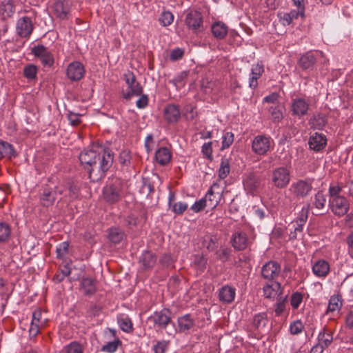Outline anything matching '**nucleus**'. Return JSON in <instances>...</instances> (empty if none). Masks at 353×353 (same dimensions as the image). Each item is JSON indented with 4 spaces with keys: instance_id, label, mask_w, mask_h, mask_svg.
Wrapping results in <instances>:
<instances>
[{
    "instance_id": "1",
    "label": "nucleus",
    "mask_w": 353,
    "mask_h": 353,
    "mask_svg": "<svg viewBox=\"0 0 353 353\" xmlns=\"http://www.w3.org/2000/svg\"><path fill=\"white\" fill-rule=\"evenodd\" d=\"M79 158L88 172L90 181L97 182L105 177V172L112 166L114 154L110 150L97 146L84 150L80 153Z\"/></svg>"
},
{
    "instance_id": "2",
    "label": "nucleus",
    "mask_w": 353,
    "mask_h": 353,
    "mask_svg": "<svg viewBox=\"0 0 353 353\" xmlns=\"http://www.w3.org/2000/svg\"><path fill=\"white\" fill-rule=\"evenodd\" d=\"M123 188V182L120 179L115 178L107 183L103 190V196L105 201L110 203H114L121 199Z\"/></svg>"
},
{
    "instance_id": "3",
    "label": "nucleus",
    "mask_w": 353,
    "mask_h": 353,
    "mask_svg": "<svg viewBox=\"0 0 353 353\" xmlns=\"http://www.w3.org/2000/svg\"><path fill=\"white\" fill-rule=\"evenodd\" d=\"M185 24L193 33L199 34L204 30L203 17L198 10L189 11L185 17Z\"/></svg>"
},
{
    "instance_id": "4",
    "label": "nucleus",
    "mask_w": 353,
    "mask_h": 353,
    "mask_svg": "<svg viewBox=\"0 0 353 353\" xmlns=\"http://www.w3.org/2000/svg\"><path fill=\"white\" fill-rule=\"evenodd\" d=\"M290 181V170L285 167H279L274 169L272 173V182L277 188H285Z\"/></svg>"
},
{
    "instance_id": "5",
    "label": "nucleus",
    "mask_w": 353,
    "mask_h": 353,
    "mask_svg": "<svg viewBox=\"0 0 353 353\" xmlns=\"http://www.w3.org/2000/svg\"><path fill=\"white\" fill-rule=\"evenodd\" d=\"M312 190V181L299 179L291 184L289 190L297 198L303 199L308 196Z\"/></svg>"
},
{
    "instance_id": "6",
    "label": "nucleus",
    "mask_w": 353,
    "mask_h": 353,
    "mask_svg": "<svg viewBox=\"0 0 353 353\" xmlns=\"http://www.w3.org/2000/svg\"><path fill=\"white\" fill-rule=\"evenodd\" d=\"M34 57L39 58L43 66L51 67L54 64L52 54L43 45H37L31 49Z\"/></svg>"
},
{
    "instance_id": "7",
    "label": "nucleus",
    "mask_w": 353,
    "mask_h": 353,
    "mask_svg": "<svg viewBox=\"0 0 353 353\" xmlns=\"http://www.w3.org/2000/svg\"><path fill=\"white\" fill-rule=\"evenodd\" d=\"M33 29V23L30 17H23L17 20L16 32L20 37L29 38L32 33Z\"/></svg>"
},
{
    "instance_id": "8",
    "label": "nucleus",
    "mask_w": 353,
    "mask_h": 353,
    "mask_svg": "<svg viewBox=\"0 0 353 353\" xmlns=\"http://www.w3.org/2000/svg\"><path fill=\"white\" fill-rule=\"evenodd\" d=\"M46 319L43 318L41 309L35 310L32 313V319L29 329L30 337H36L39 333L40 329L45 327Z\"/></svg>"
},
{
    "instance_id": "9",
    "label": "nucleus",
    "mask_w": 353,
    "mask_h": 353,
    "mask_svg": "<svg viewBox=\"0 0 353 353\" xmlns=\"http://www.w3.org/2000/svg\"><path fill=\"white\" fill-rule=\"evenodd\" d=\"M332 212L339 216L346 214L349 210L350 203L345 196L330 199Z\"/></svg>"
},
{
    "instance_id": "10",
    "label": "nucleus",
    "mask_w": 353,
    "mask_h": 353,
    "mask_svg": "<svg viewBox=\"0 0 353 353\" xmlns=\"http://www.w3.org/2000/svg\"><path fill=\"white\" fill-rule=\"evenodd\" d=\"M281 273V265L279 263L270 261L264 264L261 268V275L266 280H274Z\"/></svg>"
},
{
    "instance_id": "11",
    "label": "nucleus",
    "mask_w": 353,
    "mask_h": 353,
    "mask_svg": "<svg viewBox=\"0 0 353 353\" xmlns=\"http://www.w3.org/2000/svg\"><path fill=\"white\" fill-rule=\"evenodd\" d=\"M252 148L256 154H265L270 148V139L265 135H258L252 141Z\"/></svg>"
},
{
    "instance_id": "12",
    "label": "nucleus",
    "mask_w": 353,
    "mask_h": 353,
    "mask_svg": "<svg viewBox=\"0 0 353 353\" xmlns=\"http://www.w3.org/2000/svg\"><path fill=\"white\" fill-rule=\"evenodd\" d=\"M66 73L70 80L72 81H77L83 77L85 68L81 63L74 61L68 65Z\"/></svg>"
},
{
    "instance_id": "13",
    "label": "nucleus",
    "mask_w": 353,
    "mask_h": 353,
    "mask_svg": "<svg viewBox=\"0 0 353 353\" xmlns=\"http://www.w3.org/2000/svg\"><path fill=\"white\" fill-rule=\"evenodd\" d=\"M171 312L168 309H164L160 312H156L150 319L152 320L154 325L160 329H165L171 322Z\"/></svg>"
},
{
    "instance_id": "14",
    "label": "nucleus",
    "mask_w": 353,
    "mask_h": 353,
    "mask_svg": "<svg viewBox=\"0 0 353 353\" xmlns=\"http://www.w3.org/2000/svg\"><path fill=\"white\" fill-rule=\"evenodd\" d=\"M308 145L310 149L315 152H321L327 145V138L324 134L316 132L310 136Z\"/></svg>"
},
{
    "instance_id": "15",
    "label": "nucleus",
    "mask_w": 353,
    "mask_h": 353,
    "mask_svg": "<svg viewBox=\"0 0 353 353\" xmlns=\"http://www.w3.org/2000/svg\"><path fill=\"white\" fill-rule=\"evenodd\" d=\"M291 110L293 115L301 118L307 114L309 110V103L304 99L296 98L292 100Z\"/></svg>"
},
{
    "instance_id": "16",
    "label": "nucleus",
    "mask_w": 353,
    "mask_h": 353,
    "mask_svg": "<svg viewBox=\"0 0 353 353\" xmlns=\"http://www.w3.org/2000/svg\"><path fill=\"white\" fill-rule=\"evenodd\" d=\"M231 243L236 250L241 251L249 246L250 241L245 232H236L232 235Z\"/></svg>"
},
{
    "instance_id": "17",
    "label": "nucleus",
    "mask_w": 353,
    "mask_h": 353,
    "mask_svg": "<svg viewBox=\"0 0 353 353\" xmlns=\"http://www.w3.org/2000/svg\"><path fill=\"white\" fill-rule=\"evenodd\" d=\"M52 9L56 17L61 19H66L70 12L69 4L65 0H55Z\"/></svg>"
},
{
    "instance_id": "18",
    "label": "nucleus",
    "mask_w": 353,
    "mask_h": 353,
    "mask_svg": "<svg viewBox=\"0 0 353 353\" xmlns=\"http://www.w3.org/2000/svg\"><path fill=\"white\" fill-rule=\"evenodd\" d=\"M263 293L265 298L268 299H279L282 296L283 289L281 283L275 282L272 284H267L263 287Z\"/></svg>"
},
{
    "instance_id": "19",
    "label": "nucleus",
    "mask_w": 353,
    "mask_h": 353,
    "mask_svg": "<svg viewBox=\"0 0 353 353\" xmlns=\"http://www.w3.org/2000/svg\"><path fill=\"white\" fill-rule=\"evenodd\" d=\"M235 295V288L228 285L223 286L219 291V300L224 303H232L234 300Z\"/></svg>"
},
{
    "instance_id": "20",
    "label": "nucleus",
    "mask_w": 353,
    "mask_h": 353,
    "mask_svg": "<svg viewBox=\"0 0 353 353\" xmlns=\"http://www.w3.org/2000/svg\"><path fill=\"white\" fill-rule=\"evenodd\" d=\"M55 200V193H54L53 189L47 185L43 186L40 194L41 203L45 207H48L52 205Z\"/></svg>"
},
{
    "instance_id": "21",
    "label": "nucleus",
    "mask_w": 353,
    "mask_h": 353,
    "mask_svg": "<svg viewBox=\"0 0 353 353\" xmlns=\"http://www.w3.org/2000/svg\"><path fill=\"white\" fill-rule=\"evenodd\" d=\"M264 72V68L261 63L252 65L251 69L250 77L249 79V86L252 89H255L258 86L257 80L261 77Z\"/></svg>"
},
{
    "instance_id": "22",
    "label": "nucleus",
    "mask_w": 353,
    "mask_h": 353,
    "mask_svg": "<svg viewBox=\"0 0 353 353\" xmlns=\"http://www.w3.org/2000/svg\"><path fill=\"white\" fill-rule=\"evenodd\" d=\"M157 262V256L150 251H145L139 258V263L145 270L153 268Z\"/></svg>"
},
{
    "instance_id": "23",
    "label": "nucleus",
    "mask_w": 353,
    "mask_h": 353,
    "mask_svg": "<svg viewBox=\"0 0 353 353\" xmlns=\"http://www.w3.org/2000/svg\"><path fill=\"white\" fill-rule=\"evenodd\" d=\"M243 185L246 190L254 194L260 185V180L255 174L250 173L243 180Z\"/></svg>"
},
{
    "instance_id": "24",
    "label": "nucleus",
    "mask_w": 353,
    "mask_h": 353,
    "mask_svg": "<svg viewBox=\"0 0 353 353\" xmlns=\"http://www.w3.org/2000/svg\"><path fill=\"white\" fill-rule=\"evenodd\" d=\"M216 187L218 188V185L216 183H214L207 192L205 198H203V199L206 201V206L211 209H214L216 207L221 198L220 193H214L213 190Z\"/></svg>"
},
{
    "instance_id": "25",
    "label": "nucleus",
    "mask_w": 353,
    "mask_h": 353,
    "mask_svg": "<svg viewBox=\"0 0 353 353\" xmlns=\"http://www.w3.org/2000/svg\"><path fill=\"white\" fill-rule=\"evenodd\" d=\"M180 110L176 105H169L164 110L165 119L168 123H176L180 118Z\"/></svg>"
},
{
    "instance_id": "26",
    "label": "nucleus",
    "mask_w": 353,
    "mask_h": 353,
    "mask_svg": "<svg viewBox=\"0 0 353 353\" xmlns=\"http://www.w3.org/2000/svg\"><path fill=\"white\" fill-rule=\"evenodd\" d=\"M316 57L311 51L303 54L299 60V64L303 70H312L316 63Z\"/></svg>"
},
{
    "instance_id": "27",
    "label": "nucleus",
    "mask_w": 353,
    "mask_h": 353,
    "mask_svg": "<svg viewBox=\"0 0 353 353\" xmlns=\"http://www.w3.org/2000/svg\"><path fill=\"white\" fill-rule=\"evenodd\" d=\"M313 273L319 277H325L330 272V265L324 260H319L312 266Z\"/></svg>"
},
{
    "instance_id": "28",
    "label": "nucleus",
    "mask_w": 353,
    "mask_h": 353,
    "mask_svg": "<svg viewBox=\"0 0 353 353\" xmlns=\"http://www.w3.org/2000/svg\"><path fill=\"white\" fill-rule=\"evenodd\" d=\"M154 157L159 165H165L170 161L172 154L168 148L162 147L156 152Z\"/></svg>"
},
{
    "instance_id": "29",
    "label": "nucleus",
    "mask_w": 353,
    "mask_h": 353,
    "mask_svg": "<svg viewBox=\"0 0 353 353\" xmlns=\"http://www.w3.org/2000/svg\"><path fill=\"white\" fill-rule=\"evenodd\" d=\"M213 36L218 39H223L228 34V26L222 21H216L212 25Z\"/></svg>"
},
{
    "instance_id": "30",
    "label": "nucleus",
    "mask_w": 353,
    "mask_h": 353,
    "mask_svg": "<svg viewBox=\"0 0 353 353\" xmlns=\"http://www.w3.org/2000/svg\"><path fill=\"white\" fill-rule=\"evenodd\" d=\"M15 12L14 0H3L0 2V14L3 17H10Z\"/></svg>"
},
{
    "instance_id": "31",
    "label": "nucleus",
    "mask_w": 353,
    "mask_h": 353,
    "mask_svg": "<svg viewBox=\"0 0 353 353\" xmlns=\"http://www.w3.org/2000/svg\"><path fill=\"white\" fill-rule=\"evenodd\" d=\"M124 236V232L119 228L114 227L108 230V239L112 243H119L123 239Z\"/></svg>"
},
{
    "instance_id": "32",
    "label": "nucleus",
    "mask_w": 353,
    "mask_h": 353,
    "mask_svg": "<svg viewBox=\"0 0 353 353\" xmlns=\"http://www.w3.org/2000/svg\"><path fill=\"white\" fill-rule=\"evenodd\" d=\"M194 325V320L190 314H185L178 319L179 330L181 332H185L190 330Z\"/></svg>"
},
{
    "instance_id": "33",
    "label": "nucleus",
    "mask_w": 353,
    "mask_h": 353,
    "mask_svg": "<svg viewBox=\"0 0 353 353\" xmlns=\"http://www.w3.org/2000/svg\"><path fill=\"white\" fill-rule=\"evenodd\" d=\"M307 219V213L302 212L300 216L294 222L292 223L294 231L293 232H291L290 239H296L297 232H301L303 231V225L306 223Z\"/></svg>"
},
{
    "instance_id": "34",
    "label": "nucleus",
    "mask_w": 353,
    "mask_h": 353,
    "mask_svg": "<svg viewBox=\"0 0 353 353\" xmlns=\"http://www.w3.org/2000/svg\"><path fill=\"white\" fill-rule=\"evenodd\" d=\"M81 289L85 295H92L96 292L94 281L91 278H83L81 282Z\"/></svg>"
},
{
    "instance_id": "35",
    "label": "nucleus",
    "mask_w": 353,
    "mask_h": 353,
    "mask_svg": "<svg viewBox=\"0 0 353 353\" xmlns=\"http://www.w3.org/2000/svg\"><path fill=\"white\" fill-rule=\"evenodd\" d=\"M15 156L12 145L6 141H0V158L11 159Z\"/></svg>"
},
{
    "instance_id": "36",
    "label": "nucleus",
    "mask_w": 353,
    "mask_h": 353,
    "mask_svg": "<svg viewBox=\"0 0 353 353\" xmlns=\"http://www.w3.org/2000/svg\"><path fill=\"white\" fill-rule=\"evenodd\" d=\"M268 320L266 313L262 312L254 315L252 321L253 326L258 330H263L265 328Z\"/></svg>"
},
{
    "instance_id": "37",
    "label": "nucleus",
    "mask_w": 353,
    "mask_h": 353,
    "mask_svg": "<svg viewBox=\"0 0 353 353\" xmlns=\"http://www.w3.org/2000/svg\"><path fill=\"white\" fill-rule=\"evenodd\" d=\"M327 122L326 117L322 114L314 115L310 120L312 128L317 130H323Z\"/></svg>"
},
{
    "instance_id": "38",
    "label": "nucleus",
    "mask_w": 353,
    "mask_h": 353,
    "mask_svg": "<svg viewBox=\"0 0 353 353\" xmlns=\"http://www.w3.org/2000/svg\"><path fill=\"white\" fill-rule=\"evenodd\" d=\"M319 345L322 347V349L327 347L332 342L333 337L332 334L328 332H320L318 336Z\"/></svg>"
},
{
    "instance_id": "39",
    "label": "nucleus",
    "mask_w": 353,
    "mask_h": 353,
    "mask_svg": "<svg viewBox=\"0 0 353 353\" xmlns=\"http://www.w3.org/2000/svg\"><path fill=\"white\" fill-rule=\"evenodd\" d=\"M11 235V228L8 223H0V243L6 242Z\"/></svg>"
},
{
    "instance_id": "40",
    "label": "nucleus",
    "mask_w": 353,
    "mask_h": 353,
    "mask_svg": "<svg viewBox=\"0 0 353 353\" xmlns=\"http://www.w3.org/2000/svg\"><path fill=\"white\" fill-rule=\"evenodd\" d=\"M326 203V199L321 191H319L314 196L312 205L317 210L324 209Z\"/></svg>"
},
{
    "instance_id": "41",
    "label": "nucleus",
    "mask_w": 353,
    "mask_h": 353,
    "mask_svg": "<svg viewBox=\"0 0 353 353\" xmlns=\"http://www.w3.org/2000/svg\"><path fill=\"white\" fill-rule=\"evenodd\" d=\"M129 88L130 91L123 94V98L127 100H129L133 95L139 96L142 94L143 88L139 82H136Z\"/></svg>"
},
{
    "instance_id": "42",
    "label": "nucleus",
    "mask_w": 353,
    "mask_h": 353,
    "mask_svg": "<svg viewBox=\"0 0 353 353\" xmlns=\"http://www.w3.org/2000/svg\"><path fill=\"white\" fill-rule=\"evenodd\" d=\"M230 163L228 159L223 157L221 159V166L219 170V176L220 179H225L230 173Z\"/></svg>"
},
{
    "instance_id": "43",
    "label": "nucleus",
    "mask_w": 353,
    "mask_h": 353,
    "mask_svg": "<svg viewBox=\"0 0 353 353\" xmlns=\"http://www.w3.org/2000/svg\"><path fill=\"white\" fill-rule=\"evenodd\" d=\"M282 107L279 105H272L269 108V112L272 117L274 122H279L283 119Z\"/></svg>"
},
{
    "instance_id": "44",
    "label": "nucleus",
    "mask_w": 353,
    "mask_h": 353,
    "mask_svg": "<svg viewBox=\"0 0 353 353\" xmlns=\"http://www.w3.org/2000/svg\"><path fill=\"white\" fill-rule=\"evenodd\" d=\"M342 306V302L338 296H332L330 299L327 311L335 312L339 310Z\"/></svg>"
},
{
    "instance_id": "45",
    "label": "nucleus",
    "mask_w": 353,
    "mask_h": 353,
    "mask_svg": "<svg viewBox=\"0 0 353 353\" xmlns=\"http://www.w3.org/2000/svg\"><path fill=\"white\" fill-rule=\"evenodd\" d=\"M63 353H83V348L81 345L75 341L70 343L69 345L64 347L63 350Z\"/></svg>"
},
{
    "instance_id": "46",
    "label": "nucleus",
    "mask_w": 353,
    "mask_h": 353,
    "mask_svg": "<svg viewBox=\"0 0 353 353\" xmlns=\"http://www.w3.org/2000/svg\"><path fill=\"white\" fill-rule=\"evenodd\" d=\"M173 20L174 16L169 11L163 12L159 19L160 23L163 26H170L173 22Z\"/></svg>"
},
{
    "instance_id": "47",
    "label": "nucleus",
    "mask_w": 353,
    "mask_h": 353,
    "mask_svg": "<svg viewBox=\"0 0 353 353\" xmlns=\"http://www.w3.org/2000/svg\"><path fill=\"white\" fill-rule=\"evenodd\" d=\"M121 329L125 332H130L133 330V325L131 319L129 317L122 318L119 320Z\"/></svg>"
},
{
    "instance_id": "48",
    "label": "nucleus",
    "mask_w": 353,
    "mask_h": 353,
    "mask_svg": "<svg viewBox=\"0 0 353 353\" xmlns=\"http://www.w3.org/2000/svg\"><path fill=\"white\" fill-rule=\"evenodd\" d=\"M121 341L119 339H117L103 345L101 347V350L108 353H113L117 350L118 346L121 345Z\"/></svg>"
},
{
    "instance_id": "49",
    "label": "nucleus",
    "mask_w": 353,
    "mask_h": 353,
    "mask_svg": "<svg viewBox=\"0 0 353 353\" xmlns=\"http://www.w3.org/2000/svg\"><path fill=\"white\" fill-rule=\"evenodd\" d=\"M303 328L304 325L300 320L294 321L290 325V333L293 335H296L301 333Z\"/></svg>"
},
{
    "instance_id": "50",
    "label": "nucleus",
    "mask_w": 353,
    "mask_h": 353,
    "mask_svg": "<svg viewBox=\"0 0 353 353\" xmlns=\"http://www.w3.org/2000/svg\"><path fill=\"white\" fill-rule=\"evenodd\" d=\"M37 68L34 65H28L23 69V75L28 79H34L37 75Z\"/></svg>"
},
{
    "instance_id": "51",
    "label": "nucleus",
    "mask_w": 353,
    "mask_h": 353,
    "mask_svg": "<svg viewBox=\"0 0 353 353\" xmlns=\"http://www.w3.org/2000/svg\"><path fill=\"white\" fill-rule=\"evenodd\" d=\"M119 163L124 166H129L131 163L130 152L128 150L121 152L119 157Z\"/></svg>"
},
{
    "instance_id": "52",
    "label": "nucleus",
    "mask_w": 353,
    "mask_h": 353,
    "mask_svg": "<svg viewBox=\"0 0 353 353\" xmlns=\"http://www.w3.org/2000/svg\"><path fill=\"white\" fill-rule=\"evenodd\" d=\"M278 299V302L275 304V309L274 312L276 314V316H281L283 312H284L285 309V301H286V297L283 298L282 296H280Z\"/></svg>"
},
{
    "instance_id": "53",
    "label": "nucleus",
    "mask_w": 353,
    "mask_h": 353,
    "mask_svg": "<svg viewBox=\"0 0 353 353\" xmlns=\"http://www.w3.org/2000/svg\"><path fill=\"white\" fill-rule=\"evenodd\" d=\"M303 301V294L301 292H294L292 294L290 304L294 309H297Z\"/></svg>"
},
{
    "instance_id": "54",
    "label": "nucleus",
    "mask_w": 353,
    "mask_h": 353,
    "mask_svg": "<svg viewBox=\"0 0 353 353\" xmlns=\"http://www.w3.org/2000/svg\"><path fill=\"white\" fill-rule=\"evenodd\" d=\"M194 265L201 271L205 269L207 259L202 255H196L194 260Z\"/></svg>"
},
{
    "instance_id": "55",
    "label": "nucleus",
    "mask_w": 353,
    "mask_h": 353,
    "mask_svg": "<svg viewBox=\"0 0 353 353\" xmlns=\"http://www.w3.org/2000/svg\"><path fill=\"white\" fill-rule=\"evenodd\" d=\"M234 141V134L230 132L224 134L222 141L221 150L229 148Z\"/></svg>"
},
{
    "instance_id": "56",
    "label": "nucleus",
    "mask_w": 353,
    "mask_h": 353,
    "mask_svg": "<svg viewBox=\"0 0 353 353\" xmlns=\"http://www.w3.org/2000/svg\"><path fill=\"white\" fill-rule=\"evenodd\" d=\"M205 242L207 243V249L209 251H214L217 248L218 239L216 236H207L205 239Z\"/></svg>"
},
{
    "instance_id": "57",
    "label": "nucleus",
    "mask_w": 353,
    "mask_h": 353,
    "mask_svg": "<svg viewBox=\"0 0 353 353\" xmlns=\"http://www.w3.org/2000/svg\"><path fill=\"white\" fill-rule=\"evenodd\" d=\"M342 190V187L339 185H330L329 188L330 199L342 197L343 196L341 195Z\"/></svg>"
},
{
    "instance_id": "58",
    "label": "nucleus",
    "mask_w": 353,
    "mask_h": 353,
    "mask_svg": "<svg viewBox=\"0 0 353 353\" xmlns=\"http://www.w3.org/2000/svg\"><path fill=\"white\" fill-rule=\"evenodd\" d=\"M69 243L66 241L62 242L56 249L57 257L59 259L63 258L68 252Z\"/></svg>"
},
{
    "instance_id": "59",
    "label": "nucleus",
    "mask_w": 353,
    "mask_h": 353,
    "mask_svg": "<svg viewBox=\"0 0 353 353\" xmlns=\"http://www.w3.org/2000/svg\"><path fill=\"white\" fill-rule=\"evenodd\" d=\"M212 143L211 141L205 143L202 146L203 154L209 160L212 159Z\"/></svg>"
},
{
    "instance_id": "60",
    "label": "nucleus",
    "mask_w": 353,
    "mask_h": 353,
    "mask_svg": "<svg viewBox=\"0 0 353 353\" xmlns=\"http://www.w3.org/2000/svg\"><path fill=\"white\" fill-rule=\"evenodd\" d=\"M171 208L174 213L181 214L188 208V204L183 202L174 203Z\"/></svg>"
},
{
    "instance_id": "61",
    "label": "nucleus",
    "mask_w": 353,
    "mask_h": 353,
    "mask_svg": "<svg viewBox=\"0 0 353 353\" xmlns=\"http://www.w3.org/2000/svg\"><path fill=\"white\" fill-rule=\"evenodd\" d=\"M188 76V71H183L174 79V83L176 86H183L185 84V80Z\"/></svg>"
},
{
    "instance_id": "62",
    "label": "nucleus",
    "mask_w": 353,
    "mask_h": 353,
    "mask_svg": "<svg viewBox=\"0 0 353 353\" xmlns=\"http://www.w3.org/2000/svg\"><path fill=\"white\" fill-rule=\"evenodd\" d=\"M230 253L231 250L230 248H223L216 252V255L220 260L226 261L229 259Z\"/></svg>"
},
{
    "instance_id": "63",
    "label": "nucleus",
    "mask_w": 353,
    "mask_h": 353,
    "mask_svg": "<svg viewBox=\"0 0 353 353\" xmlns=\"http://www.w3.org/2000/svg\"><path fill=\"white\" fill-rule=\"evenodd\" d=\"M79 114L74 113L71 111H68V118L70 122V124L73 126H77L81 123V120L79 119Z\"/></svg>"
},
{
    "instance_id": "64",
    "label": "nucleus",
    "mask_w": 353,
    "mask_h": 353,
    "mask_svg": "<svg viewBox=\"0 0 353 353\" xmlns=\"http://www.w3.org/2000/svg\"><path fill=\"white\" fill-rule=\"evenodd\" d=\"M173 263V258L170 254H164L160 259V263L163 267L169 268Z\"/></svg>"
}]
</instances>
